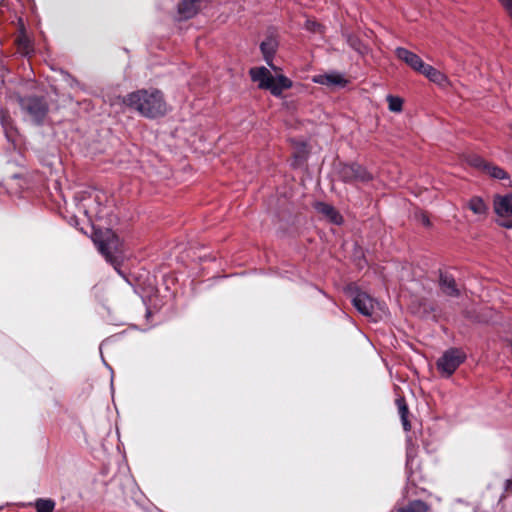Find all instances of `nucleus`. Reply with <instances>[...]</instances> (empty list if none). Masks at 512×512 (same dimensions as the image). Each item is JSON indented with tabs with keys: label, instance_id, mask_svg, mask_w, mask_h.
<instances>
[{
	"label": "nucleus",
	"instance_id": "f257e3e1",
	"mask_svg": "<svg viewBox=\"0 0 512 512\" xmlns=\"http://www.w3.org/2000/svg\"><path fill=\"white\" fill-rule=\"evenodd\" d=\"M123 103L147 118H157L167 112L163 94L157 89L132 92L123 98Z\"/></svg>",
	"mask_w": 512,
	"mask_h": 512
},
{
	"label": "nucleus",
	"instance_id": "f03ea898",
	"mask_svg": "<svg viewBox=\"0 0 512 512\" xmlns=\"http://www.w3.org/2000/svg\"><path fill=\"white\" fill-rule=\"evenodd\" d=\"M94 244L97 246L98 251L105 257L114 269L123 278L125 276L120 271L119 266L124 258L122 243L118 236L110 229L95 230L92 236Z\"/></svg>",
	"mask_w": 512,
	"mask_h": 512
},
{
	"label": "nucleus",
	"instance_id": "7ed1b4c3",
	"mask_svg": "<svg viewBox=\"0 0 512 512\" xmlns=\"http://www.w3.org/2000/svg\"><path fill=\"white\" fill-rule=\"evenodd\" d=\"M249 74L259 88L269 90L276 97L281 96L284 90L292 87V81L289 78L284 75L274 77L264 66L251 68Z\"/></svg>",
	"mask_w": 512,
	"mask_h": 512
},
{
	"label": "nucleus",
	"instance_id": "20e7f679",
	"mask_svg": "<svg viewBox=\"0 0 512 512\" xmlns=\"http://www.w3.org/2000/svg\"><path fill=\"white\" fill-rule=\"evenodd\" d=\"M21 110L27 114L36 125H42L49 111V105L44 97L21 96L18 98Z\"/></svg>",
	"mask_w": 512,
	"mask_h": 512
},
{
	"label": "nucleus",
	"instance_id": "39448f33",
	"mask_svg": "<svg viewBox=\"0 0 512 512\" xmlns=\"http://www.w3.org/2000/svg\"><path fill=\"white\" fill-rule=\"evenodd\" d=\"M466 359L465 353L457 348L448 349L437 360V369L446 377H450Z\"/></svg>",
	"mask_w": 512,
	"mask_h": 512
},
{
	"label": "nucleus",
	"instance_id": "423d86ee",
	"mask_svg": "<svg viewBox=\"0 0 512 512\" xmlns=\"http://www.w3.org/2000/svg\"><path fill=\"white\" fill-rule=\"evenodd\" d=\"M493 206L498 217L497 223L504 228L512 229V193L495 196Z\"/></svg>",
	"mask_w": 512,
	"mask_h": 512
},
{
	"label": "nucleus",
	"instance_id": "0eeeda50",
	"mask_svg": "<svg viewBox=\"0 0 512 512\" xmlns=\"http://www.w3.org/2000/svg\"><path fill=\"white\" fill-rule=\"evenodd\" d=\"M353 306L364 316H372L376 308L383 309L382 305L358 288H349Z\"/></svg>",
	"mask_w": 512,
	"mask_h": 512
},
{
	"label": "nucleus",
	"instance_id": "6e6552de",
	"mask_svg": "<svg viewBox=\"0 0 512 512\" xmlns=\"http://www.w3.org/2000/svg\"><path fill=\"white\" fill-rule=\"evenodd\" d=\"M340 178L345 183L362 182L366 183L373 179L372 174L362 165L351 163L344 165L339 172Z\"/></svg>",
	"mask_w": 512,
	"mask_h": 512
},
{
	"label": "nucleus",
	"instance_id": "1a4fd4ad",
	"mask_svg": "<svg viewBox=\"0 0 512 512\" xmlns=\"http://www.w3.org/2000/svg\"><path fill=\"white\" fill-rule=\"evenodd\" d=\"M312 80L314 83L328 87H345L348 83V80L344 77V75L337 71L316 75Z\"/></svg>",
	"mask_w": 512,
	"mask_h": 512
},
{
	"label": "nucleus",
	"instance_id": "9d476101",
	"mask_svg": "<svg viewBox=\"0 0 512 512\" xmlns=\"http://www.w3.org/2000/svg\"><path fill=\"white\" fill-rule=\"evenodd\" d=\"M278 48V41L274 36H268L264 41L260 44V50L262 52L263 58L266 64L277 71V67L273 64L274 55Z\"/></svg>",
	"mask_w": 512,
	"mask_h": 512
},
{
	"label": "nucleus",
	"instance_id": "9b49d317",
	"mask_svg": "<svg viewBox=\"0 0 512 512\" xmlns=\"http://www.w3.org/2000/svg\"><path fill=\"white\" fill-rule=\"evenodd\" d=\"M396 56L405 62L409 67H411L416 72H420L425 63L423 60L412 51L403 48V47H397L395 49Z\"/></svg>",
	"mask_w": 512,
	"mask_h": 512
},
{
	"label": "nucleus",
	"instance_id": "f8f14e48",
	"mask_svg": "<svg viewBox=\"0 0 512 512\" xmlns=\"http://www.w3.org/2000/svg\"><path fill=\"white\" fill-rule=\"evenodd\" d=\"M0 123L4 130V134L7 140L15 144L18 140V131L14 125L13 120L7 111L1 110L0 112Z\"/></svg>",
	"mask_w": 512,
	"mask_h": 512
},
{
	"label": "nucleus",
	"instance_id": "ddd939ff",
	"mask_svg": "<svg viewBox=\"0 0 512 512\" xmlns=\"http://www.w3.org/2000/svg\"><path fill=\"white\" fill-rule=\"evenodd\" d=\"M315 209L327 217L331 223L336 225H341L343 223V217L332 205L324 202H317L315 204Z\"/></svg>",
	"mask_w": 512,
	"mask_h": 512
},
{
	"label": "nucleus",
	"instance_id": "4468645a",
	"mask_svg": "<svg viewBox=\"0 0 512 512\" xmlns=\"http://www.w3.org/2000/svg\"><path fill=\"white\" fill-rule=\"evenodd\" d=\"M200 0H181L178 5L179 14L185 18H192L199 10Z\"/></svg>",
	"mask_w": 512,
	"mask_h": 512
},
{
	"label": "nucleus",
	"instance_id": "2eb2a0df",
	"mask_svg": "<svg viewBox=\"0 0 512 512\" xmlns=\"http://www.w3.org/2000/svg\"><path fill=\"white\" fill-rule=\"evenodd\" d=\"M419 73L423 74L430 81L438 85H444L447 83V77L442 72H440L439 70H437L436 68L429 64L425 63V65L423 66Z\"/></svg>",
	"mask_w": 512,
	"mask_h": 512
},
{
	"label": "nucleus",
	"instance_id": "dca6fc26",
	"mask_svg": "<svg viewBox=\"0 0 512 512\" xmlns=\"http://www.w3.org/2000/svg\"><path fill=\"white\" fill-rule=\"evenodd\" d=\"M440 287L443 293L448 296L457 297L459 296V290L457 288L455 279L448 274L440 275Z\"/></svg>",
	"mask_w": 512,
	"mask_h": 512
},
{
	"label": "nucleus",
	"instance_id": "f3484780",
	"mask_svg": "<svg viewBox=\"0 0 512 512\" xmlns=\"http://www.w3.org/2000/svg\"><path fill=\"white\" fill-rule=\"evenodd\" d=\"M348 45L359 55L364 56L369 53V47L362 42V40L352 34L347 35L346 39Z\"/></svg>",
	"mask_w": 512,
	"mask_h": 512
},
{
	"label": "nucleus",
	"instance_id": "a211bd4d",
	"mask_svg": "<svg viewBox=\"0 0 512 512\" xmlns=\"http://www.w3.org/2000/svg\"><path fill=\"white\" fill-rule=\"evenodd\" d=\"M429 505L422 500H413L405 506L399 507L397 512H428Z\"/></svg>",
	"mask_w": 512,
	"mask_h": 512
},
{
	"label": "nucleus",
	"instance_id": "6ab92c4d",
	"mask_svg": "<svg viewBox=\"0 0 512 512\" xmlns=\"http://www.w3.org/2000/svg\"><path fill=\"white\" fill-rule=\"evenodd\" d=\"M468 208L476 215L483 216L487 213L488 207L481 197L475 196L468 201Z\"/></svg>",
	"mask_w": 512,
	"mask_h": 512
},
{
	"label": "nucleus",
	"instance_id": "aec40b11",
	"mask_svg": "<svg viewBox=\"0 0 512 512\" xmlns=\"http://www.w3.org/2000/svg\"><path fill=\"white\" fill-rule=\"evenodd\" d=\"M490 177L498 180L509 179L508 173L499 166L493 165L488 162L487 166H485V171Z\"/></svg>",
	"mask_w": 512,
	"mask_h": 512
},
{
	"label": "nucleus",
	"instance_id": "412c9836",
	"mask_svg": "<svg viewBox=\"0 0 512 512\" xmlns=\"http://www.w3.org/2000/svg\"><path fill=\"white\" fill-rule=\"evenodd\" d=\"M397 403H398V407H399V414H400V417H401L403 428H404L405 431H409L411 426H410V423L408 421V408H407V405H406L404 399H398Z\"/></svg>",
	"mask_w": 512,
	"mask_h": 512
},
{
	"label": "nucleus",
	"instance_id": "4be33fe9",
	"mask_svg": "<svg viewBox=\"0 0 512 512\" xmlns=\"http://www.w3.org/2000/svg\"><path fill=\"white\" fill-rule=\"evenodd\" d=\"M35 508L37 512H53L55 502L51 499L39 498L35 501Z\"/></svg>",
	"mask_w": 512,
	"mask_h": 512
},
{
	"label": "nucleus",
	"instance_id": "5701e85b",
	"mask_svg": "<svg viewBox=\"0 0 512 512\" xmlns=\"http://www.w3.org/2000/svg\"><path fill=\"white\" fill-rule=\"evenodd\" d=\"M388 108L391 112L399 113L403 108V100L398 96H387Z\"/></svg>",
	"mask_w": 512,
	"mask_h": 512
},
{
	"label": "nucleus",
	"instance_id": "b1692460",
	"mask_svg": "<svg viewBox=\"0 0 512 512\" xmlns=\"http://www.w3.org/2000/svg\"><path fill=\"white\" fill-rule=\"evenodd\" d=\"M468 164L479 170L485 171V166H487L488 162L477 155H472L468 158Z\"/></svg>",
	"mask_w": 512,
	"mask_h": 512
},
{
	"label": "nucleus",
	"instance_id": "393cba45",
	"mask_svg": "<svg viewBox=\"0 0 512 512\" xmlns=\"http://www.w3.org/2000/svg\"><path fill=\"white\" fill-rule=\"evenodd\" d=\"M498 2L512 20V0H498Z\"/></svg>",
	"mask_w": 512,
	"mask_h": 512
},
{
	"label": "nucleus",
	"instance_id": "a878e982",
	"mask_svg": "<svg viewBox=\"0 0 512 512\" xmlns=\"http://www.w3.org/2000/svg\"><path fill=\"white\" fill-rule=\"evenodd\" d=\"M18 44L21 47V49H23L25 51H27L29 49V47H30V42H29V40L25 36L20 37L18 39Z\"/></svg>",
	"mask_w": 512,
	"mask_h": 512
},
{
	"label": "nucleus",
	"instance_id": "bb28decb",
	"mask_svg": "<svg viewBox=\"0 0 512 512\" xmlns=\"http://www.w3.org/2000/svg\"><path fill=\"white\" fill-rule=\"evenodd\" d=\"M64 77H65V80L68 82V84L71 87L79 85L78 81L74 77H72L70 74L65 73Z\"/></svg>",
	"mask_w": 512,
	"mask_h": 512
},
{
	"label": "nucleus",
	"instance_id": "cd10ccee",
	"mask_svg": "<svg viewBox=\"0 0 512 512\" xmlns=\"http://www.w3.org/2000/svg\"><path fill=\"white\" fill-rule=\"evenodd\" d=\"M505 493L508 495L512 494V481L511 480H507L505 483Z\"/></svg>",
	"mask_w": 512,
	"mask_h": 512
},
{
	"label": "nucleus",
	"instance_id": "c85d7f7f",
	"mask_svg": "<svg viewBox=\"0 0 512 512\" xmlns=\"http://www.w3.org/2000/svg\"><path fill=\"white\" fill-rule=\"evenodd\" d=\"M307 26H308V28H309V29H311L312 31H317V29L320 27V25H319V24H317V23H315V22H313V23H311V24H310V22H309V21L307 22Z\"/></svg>",
	"mask_w": 512,
	"mask_h": 512
},
{
	"label": "nucleus",
	"instance_id": "c756f323",
	"mask_svg": "<svg viewBox=\"0 0 512 512\" xmlns=\"http://www.w3.org/2000/svg\"><path fill=\"white\" fill-rule=\"evenodd\" d=\"M422 222L425 226H429L430 225V221L428 219V217L426 215H423L422 216Z\"/></svg>",
	"mask_w": 512,
	"mask_h": 512
},
{
	"label": "nucleus",
	"instance_id": "7c9ffc66",
	"mask_svg": "<svg viewBox=\"0 0 512 512\" xmlns=\"http://www.w3.org/2000/svg\"><path fill=\"white\" fill-rule=\"evenodd\" d=\"M509 186L512 187V181L509 183Z\"/></svg>",
	"mask_w": 512,
	"mask_h": 512
}]
</instances>
